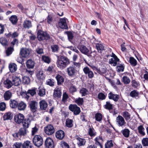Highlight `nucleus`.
Listing matches in <instances>:
<instances>
[{
    "label": "nucleus",
    "mask_w": 148,
    "mask_h": 148,
    "mask_svg": "<svg viewBox=\"0 0 148 148\" xmlns=\"http://www.w3.org/2000/svg\"><path fill=\"white\" fill-rule=\"evenodd\" d=\"M69 63V60L67 57L64 56H58L57 64L58 68L63 69Z\"/></svg>",
    "instance_id": "obj_1"
},
{
    "label": "nucleus",
    "mask_w": 148,
    "mask_h": 148,
    "mask_svg": "<svg viewBox=\"0 0 148 148\" xmlns=\"http://www.w3.org/2000/svg\"><path fill=\"white\" fill-rule=\"evenodd\" d=\"M30 122L31 121L29 118H28L27 120H24V122L23 123V128H21L18 132L19 136H25L26 134V129L28 127Z\"/></svg>",
    "instance_id": "obj_2"
},
{
    "label": "nucleus",
    "mask_w": 148,
    "mask_h": 148,
    "mask_svg": "<svg viewBox=\"0 0 148 148\" xmlns=\"http://www.w3.org/2000/svg\"><path fill=\"white\" fill-rule=\"evenodd\" d=\"M37 38L39 41L47 40L50 38L49 35L47 33L43 32L41 29L39 30L37 32Z\"/></svg>",
    "instance_id": "obj_3"
},
{
    "label": "nucleus",
    "mask_w": 148,
    "mask_h": 148,
    "mask_svg": "<svg viewBox=\"0 0 148 148\" xmlns=\"http://www.w3.org/2000/svg\"><path fill=\"white\" fill-rule=\"evenodd\" d=\"M33 142L35 146L39 147L42 145L43 141L42 138L40 136L36 135L34 136Z\"/></svg>",
    "instance_id": "obj_4"
},
{
    "label": "nucleus",
    "mask_w": 148,
    "mask_h": 148,
    "mask_svg": "<svg viewBox=\"0 0 148 148\" xmlns=\"http://www.w3.org/2000/svg\"><path fill=\"white\" fill-rule=\"evenodd\" d=\"M29 107L30 110L33 113L35 112L37 109L38 103L35 101H29L28 103Z\"/></svg>",
    "instance_id": "obj_5"
},
{
    "label": "nucleus",
    "mask_w": 148,
    "mask_h": 148,
    "mask_svg": "<svg viewBox=\"0 0 148 148\" xmlns=\"http://www.w3.org/2000/svg\"><path fill=\"white\" fill-rule=\"evenodd\" d=\"M69 110L71 112H73L75 115H77L80 112V108L78 107L76 104H70L69 106Z\"/></svg>",
    "instance_id": "obj_6"
},
{
    "label": "nucleus",
    "mask_w": 148,
    "mask_h": 148,
    "mask_svg": "<svg viewBox=\"0 0 148 148\" xmlns=\"http://www.w3.org/2000/svg\"><path fill=\"white\" fill-rule=\"evenodd\" d=\"M116 125L119 127L124 126L126 123L124 118L120 115L116 117Z\"/></svg>",
    "instance_id": "obj_7"
},
{
    "label": "nucleus",
    "mask_w": 148,
    "mask_h": 148,
    "mask_svg": "<svg viewBox=\"0 0 148 148\" xmlns=\"http://www.w3.org/2000/svg\"><path fill=\"white\" fill-rule=\"evenodd\" d=\"M45 133L48 135H51L55 132V129L53 126L51 124L48 125L44 127Z\"/></svg>",
    "instance_id": "obj_8"
},
{
    "label": "nucleus",
    "mask_w": 148,
    "mask_h": 148,
    "mask_svg": "<svg viewBox=\"0 0 148 148\" xmlns=\"http://www.w3.org/2000/svg\"><path fill=\"white\" fill-rule=\"evenodd\" d=\"M24 119V117L23 114L19 113L16 115L14 117V119L15 122L18 123H21L24 122V120H27V119Z\"/></svg>",
    "instance_id": "obj_9"
},
{
    "label": "nucleus",
    "mask_w": 148,
    "mask_h": 148,
    "mask_svg": "<svg viewBox=\"0 0 148 148\" xmlns=\"http://www.w3.org/2000/svg\"><path fill=\"white\" fill-rule=\"evenodd\" d=\"M45 145L48 148H53L54 146L53 140L50 138H47L45 141Z\"/></svg>",
    "instance_id": "obj_10"
},
{
    "label": "nucleus",
    "mask_w": 148,
    "mask_h": 148,
    "mask_svg": "<svg viewBox=\"0 0 148 148\" xmlns=\"http://www.w3.org/2000/svg\"><path fill=\"white\" fill-rule=\"evenodd\" d=\"M30 52L29 49L23 48L21 49L20 54L23 58H26L29 56Z\"/></svg>",
    "instance_id": "obj_11"
},
{
    "label": "nucleus",
    "mask_w": 148,
    "mask_h": 148,
    "mask_svg": "<svg viewBox=\"0 0 148 148\" xmlns=\"http://www.w3.org/2000/svg\"><path fill=\"white\" fill-rule=\"evenodd\" d=\"M58 25L62 29H68L66 19L64 18L60 19L58 22Z\"/></svg>",
    "instance_id": "obj_12"
},
{
    "label": "nucleus",
    "mask_w": 148,
    "mask_h": 148,
    "mask_svg": "<svg viewBox=\"0 0 148 148\" xmlns=\"http://www.w3.org/2000/svg\"><path fill=\"white\" fill-rule=\"evenodd\" d=\"M108 97L109 99H112L115 102H117L118 101L119 97V95L114 94L112 92L108 94Z\"/></svg>",
    "instance_id": "obj_13"
},
{
    "label": "nucleus",
    "mask_w": 148,
    "mask_h": 148,
    "mask_svg": "<svg viewBox=\"0 0 148 148\" xmlns=\"http://www.w3.org/2000/svg\"><path fill=\"white\" fill-rule=\"evenodd\" d=\"M65 136V133L62 130H60L57 131L56 133V136L58 139L61 140Z\"/></svg>",
    "instance_id": "obj_14"
},
{
    "label": "nucleus",
    "mask_w": 148,
    "mask_h": 148,
    "mask_svg": "<svg viewBox=\"0 0 148 148\" xmlns=\"http://www.w3.org/2000/svg\"><path fill=\"white\" fill-rule=\"evenodd\" d=\"M123 117L127 122H129L132 119L130 114L128 112L125 111L122 113Z\"/></svg>",
    "instance_id": "obj_15"
},
{
    "label": "nucleus",
    "mask_w": 148,
    "mask_h": 148,
    "mask_svg": "<svg viewBox=\"0 0 148 148\" xmlns=\"http://www.w3.org/2000/svg\"><path fill=\"white\" fill-rule=\"evenodd\" d=\"M120 61L119 59L117 58H112L109 60V63L113 66H115L118 64L117 63Z\"/></svg>",
    "instance_id": "obj_16"
},
{
    "label": "nucleus",
    "mask_w": 148,
    "mask_h": 148,
    "mask_svg": "<svg viewBox=\"0 0 148 148\" xmlns=\"http://www.w3.org/2000/svg\"><path fill=\"white\" fill-rule=\"evenodd\" d=\"M84 72L86 74L88 75V77L90 78H92L94 76L93 73L90 70L88 67L84 68Z\"/></svg>",
    "instance_id": "obj_17"
},
{
    "label": "nucleus",
    "mask_w": 148,
    "mask_h": 148,
    "mask_svg": "<svg viewBox=\"0 0 148 148\" xmlns=\"http://www.w3.org/2000/svg\"><path fill=\"white\" fill-rule=\"evenodd\" d=\"M26 65L27 68L29 69H33L35 65V62L32 59L27 60L26 62Z\"/></svg>",
    "instance_id": "obj_18"
},
{
    "label": "nucleus",
    "mask_w": 148,
    "mask_h": 148,
    "mask_svg": "<svg viewBox=\"0 0 148 148\" xmlns=\"http://www.w3.org/2000/svg\"><path fill=\"white\" fill-rule=\"evenodd\" d=\"M13 117L12 113L10 112L5 113L3 116V118L4 121L6 120H11Z\"/></svg>",
    "instance_id": "obj_19"
},
{
    "label": "nucleus",
    "mask_w": 148,
    "mask_h": 148,
    "mask_svg": "<svg viewBox=\"0 0 148 148\" xmlns=\"http://www.w3.org/2000/svg\"><path fill=\"white\" fill-rule=\"evenodd\" d=\"M36 88H34L32 89H29L27 92H25V94L27 95V98L28 99L29 97V96L28 95L30 94L32 96H33L35 95L36 93Z\"/></svg>",
    "instance_id": "obj_20"
},
{
    "label": "nucleus",
    "mask_w": 148,
    "mask_h": 148,
    "mask_svg": "<svg viewBox=\"0 0 148 148\" xmlns=\"http://www.w3.org/2000/svg\"><path fill=\"white\" fill-rule=\"evenodd\" d=\"M10 71L12 73L16 71L17 69L16 65L13 63H11L9 65Z\"/></svg>",
    "instance_id": "obj_21"
},
{
    "label": "nucleus",
    "mask_w": 148,
    "mask_h": 148,
    "mask_svg": "<svg viewBox=\"0 0 148 148\" xmlns=\"http://www.w3.org/2000/svg\"><path fill=\"white\" fill-rule=\"evenodd\" d=\"M9 20L12 25H15L18 21L17 17L15 15H12L9 18Z\"/></svg>",
    "instance_id": "obj_22"
},
{
    "label": "nucleus",
    "mask_w": 148,
    "mask_h": 148,
    "mask_svg": "<svg viewBox=\"0 0 148 148\" xmlns=\"http://www.w3.org/2000/svg\"><path fill=\"white\" fill-rule=\"evenodd\" d=\"M94 141L95 142V143L97 145L99 146L101 148L102 145L100 142L101 141H103V139L100 136H98L97 137L94 139Z\"/></svg>",
    "instance_id": "obj_23"
},
{
    "label": "nucleus",
    "mask_w": 148,
    "mask_h": 148,
    "mask_svg": "<svg viewBox=\"0 0 148 148\" xmlns=\"http://www.w3.org/2000/svg\"><path fill=\"white\" fill-rule=\"evenodd\" d=\"M40 107L42 110H45L48 105L47 102L44 100L41 101L39 102Z\"/></svg>",
    "instance_id": "obj_24"
},
{
    "label": "nucleus",
    "mask_w": 148,
    "mask_h": 148,
    "mask_svg": "<svg viewBox=\"0 0 148 148\" xmlns=\"http://www.w3.org/2000/svg\"><path fill=\"white\" fill-rule=\"evenodd\" d=\"M57 81V83L58 85H61L62 83L64 82V79L62 76L59 74H58L56 77Z\"/></svg>",
    "instance_id": "obj_25"
},
{
    "label": "nucleus",
    "mask_w": 148,
    "mask_h": 148,
    "mask_svg": "<svg viewBox=\"0 0 148 148\" xmlns=\"http://www.w3.org/2000/svg\"><path fill=\"white\" fill-rule=\"evenodd\" d=\"M10 107L12 108L17 107L18 104V102L15 100L11 99L10 101Z\"/></svg>",
    "instance_id": "obj_26"
},
{
    "label": "nucleus",
    "mask_w": 148,
    "mask_h": 148,
    "mask_svg": "<svg viewBox=\"0 0 148 148\" xmlns=\"http://www.w3.org/2000/svg\"><path fill=\"white\" fill-rule=\"evenodd\" d=\"M12 96V93L9 90L6 91L3 95L4 98L5 100L10 99Z\"/></svg>",
    "instance_id": "obj_27"
},
{
    "label": "nucleus",
    "mask_w": 148,
    "mask_h": 148,
    "mask_svg": "<svg viewBox=\"0 0 148 148\" xmlns=\"http://www.w3.org/2000/svg\"><path fill=\"white\" fill-rule=\"evenodd\" d=\"M14 85L18 86L20 85L21 83V80L18 77H16L13 80Z\"/></svg>",
    "instance_id": "obj_28"
},
{
    "label": "nucleus",
    "mask_w": 148,
    "mask_h": 148,
    "mask_svg": "<svg viewBox=\"0 0 148 148\" xmlns=\"http://www.w3.org/2000/svg\"><path fill=\"white\" fill-rule=\"evenodd\" d=\"M67 71L69 75L72 76L74 75L75 72V69L74 67L70 66L67 69Z\"/></svg>",
    "instance_id": "obj_29"
},
{
    "label": "nucleus",
    "mask_w": 148,
    "mask_h": 148,
    "mask_svg": "<svg viewBox=\"0 0 148 148\" xmlns=\"http://www.w3.org/2000/svg\"><path fill=\"white\" fill-rule=\"evenodd\" d=\"M22 147L23 148H32V146L30 141L27 140L22 144Z\"/></svg>",
    "instance_id": "obj_30"
},
{
    "label": "nucleus",
    "mask_w": 148,
    "mask_h": 148,
    "mask_svg": "<svg viewBox=\"0 0 148 148\" xmlns=\"http://www.w3.org/2000/svg\"><path fill=\"white\" fill-rule=\"evenodd\" d=\"M116 66V71L118 72H123L125 68V65L124 64L118 63Z\"/></svg>",
    "instance_id": "obj_31"
},
{
    "label": "nucleus",
    "mask_w": 148,
    "mask_h": 148,
    "mask_svg": "<svg viewBox=\"0 0 148 148\" xmlns=\"http://www.w3.org/2000/svg\"><path fill=\"white\" fill-rule=\"evenodd\" d=\"M26 106V104L23 102H21L18 103L17 107L18 110H23L25 109Z\"/></svg>",
    "instance_id": "obj_32"
},
{
    "label": "nucleus",
    "mask_w": 148,
    "mask_h": 148,
    "mask_svg": "<svg viewBox=\"0 0 148 148\" xmlns=\"http://www.w3.org/2000/svg\"><path fill=\"white\" fill-rule=\"evenodd\" d=\"M139 92L135 90L132 91L130 93V95L131 97L136 98H138L139 97Z\"/></svg>",
    "instance_id": "obj_33"
},
{
    "label": "nucleus",
    "mask_w": 148,
    "mask_h": 148,
    "mask_svg": "<svg viewBox=\"0 0 148 148\" xmlns=\"http://www.w3.org/2000/svg\"><path fill=\"white\" fill-rule=\"evenodd\" d=\"M95 118L97 121L100 122L102 121L103 115L100 113H97L95 114Z\"/></svg>",
    "instance_id": "obj_34"
},
{
    "label": "nucleus",
    "mask_w": 148,
    "mask_h": 148,
    "mask_svg": "<svg viewBox=\"0 0 148 148\" xmlns=\"http://www.w3.org/2000/svg\"><path fill=\"white\" fill-rule=\"evenodd\" d=\"M62 93L61 91L58 89L54 90L53 96L54 97L60 98L61 96Z\"/></svg>",
    "instance_id": "obj_35"
},
{
    "label": "nucleus",
    "mask_w": 148,
    "mask_h": 148,
    "mask_svg": "<svg viewBox=\"0 0 148 148\" xmlns=\"http://www.w3.org/2000/svg\"><path fill=\"white\" fill-rule=\"evenodd\" d=\"M138 130L139 133L143 136L145 135V128L142 125H140L138 127Z\"/></svg>",
    "instance_id": "obj_36"
},
{
    "label": "nucleus",
    "mask_w": 148,
    "mask_h": 148,
    "mask_svg": "<svg viewBox=\"0 0 148 148\" xmlns=\"http://www.w3.org/2000/svg\"><path fill=\"white\" fill-rule=\"evenodd\" d=\"M129 62L132 66H135L137 64L136 60L133 57H130Z\"/></svg>",
    "instance_id": "obj_37"
},
{
    "label": "nucleus",
    "mask_w": 148,
    "mask_h": 148,
    "mask_svg": "<svg viewBox=\"0 0 148 148\" xmlns=\"http://www.w3.org/2000/svg\"><path fill=\"white\" fill-rule=\"evenodd\" d=\"M23 27L25 28H29L32 27L31 22L29 20L25 21L23 23Z\"/></svg>",
    "instance_id": "obj_38"
},
{
    "label": "nucleus",
    "mask_w": 148,
    "mask_h": 148,
    "mask_svg": "<svg viewBox=\"0 0 148 148\" xmlns=\"http://www.w3.org/2000/svg\"><path fill=\"white\" fill-rule=\"evenodd\" d=\"M73 121L72 119H67L66 122V125L68 127H71L73 126Z\"/></svg>",
    "instance_id": "obj_39"
},
{
    "label": "nucleus",
    "mask_w": 148,
    "mask_h": 148,
    "mask_svg": "<svg viewBox=\"0 0 148 148\" xmlns=\"http://www.w3.org/2000/svg\"><path fill=\"white\" fill-rule=\"evenodd\" d=\"M122 133L123 135L126 138L129 137L130 131L128 129H125L122 130Z\"/></svg>",
    "instance_id": "obj_40"
},
{
    "label": "nucleus",
    "mask_w": 148,
    "mask_h": 148,
    "mask_svg": "<svg viewBox=\"0 0 148 148\" xmlns=\"http://www.w3.org/2000/svg\"><path fill=\"white\" fill-rule=\"evenodd\" d=\"M0 43L3 46H6L8 45V41L6 39L2 38L0 39Z\"/></svg>",
    "instance_id": "obj_41"
},
{
    "label": "nucleus",
    "mask_w": 148,
    "mask_h": 148,
    "mask_svg": "<svg viewBox=\"0 0 148 148\" xmlns=\"http://www.w3.org/2000/svg\"><path fill=\"white\" fill-rule=\"evenodd\" d=\"M96 47L99 52H101L104 49V47L101 44L97 43L96 44Z\"/></svg>",
    "instance_id": "obj_42"
},
{
    "label": "nucleus",
    "mask_w": 148,
    "mask_h": 148,
    "mask_svg": "<svg viewBox=\"0 0 148 148\" xmlns=\"http://www.w3.org/2000/svg\"><path fill=\"white\" fill-rule=\"evenodd\" d=\"M88 133L91 136H94L96 135V132L92 128L90 127L88 130Z\"/></svg>",
    "instance_id": "obj_43"
},
{
    "label": "nucleus",
    "mask_w": 148,
    "mask_h": 148,
    "mask_svg": "<svg viewBox=\"0 0 148 148\" xmlns=\"http://www.w3.org/2000/svg\"><path fill=\"white\" fill-rule=\"evenodd\" d=\"M122 81L125 84H128L130 82V78L127 76H124L122 78Z\"/></svg>",
    "instance_id": "obj_44"
},
{
    "label": "nucleus",
    "mask_w": 148,
    "mask_h": 148,
    "mask_svg": "<svg viewBox=\"0 0 148 148\" xmlns=\"http://www.w3.org/2000/svg\"><path fill=\"white\" fill-rule=\"evenodd\" d=\"M52 51L53 52H57L59 50V47L57 45H53L51 46Z\"/></svg>",
    "instance_id": "obj_45"
},
{
    "label": "nucleus",
    "mask_w": 148,
    "mask_h": 148,
    "mask_svg": "<svg viewBox=\"0 0 148 148\" xmlns=\"http://www.w3.org/2000/svg\"><path fill=\"white\" fill-rule=\"evenodd\" d=\"M44 74L42 71H38L36 75L37 77L39 79H43L44 77L43 75Z\"/></svg>",
    "instance_id": "obj_46"
},
{
    "label": "nucleus",
    "mask_w": 148,
    "mask_h": 148,
    "mask_svg": "<svg viewBox=\"0 0 148 148\" xmlns=\"http://www.w3.org/2000/svg\"><path fill=\"white\" fill-rule=\"evenodd\" d=\"M23 83L25 84H28L30 82V79L29 77L24 76L23 78Z\"/></svg>",
    "instance_id": "obj_47"
},
{
    "label": "nucleus",
    "mask_w": 148,
    "mask_h": 148,
    "mask_svg": "<svg viewBox=\"0 0 148 148\" xmlns=\"http://www.w3.org/2000/svg\"><path fill=\"white\" fill-rule=\"evenodd\" d=\"M113 145L112 140H108L105 144V148H111Z\"/></svg>",
    "instance_id": "obj_48"
},
{
    "label": "nucleus",
    "mask_w": 148,
    "mask_h": 148,
    "mask_svg": "<svg viewBox=\"0 0 148 148\" xmlns=\"http://www.w3.org/2000/svg\"><path fill=\"white\" fill-rule=\"evenodd\" d=\"M132 86L135 88H137L139 86V83L135 80H133L131 81Z\"/></svg>",
    "instance_id": "obj_49"
},
{
    "label": "nucleus",
    "mask_w": 148,
    "mask_h": 148,
    "mask_svg": "<svg viewBox=\"0 0 148 148\" xmlns=\"http://www.w3.org/2000/svg\"><path fill=\"white\" fill-rule=\"evenodd\" d=\"M142 143L144 147H148V138H143L142 140Z\"/></svg>",
    "instance_id": "obj_50"
},
{
    "label": "nucleus",
    "mask_w": 148,
    "mask_h": 148,
    "mask_svg": "<svg viewBox=\"0 0 148 148\" xmlns=\"http://www.w3.org/2000/svg\"><path fill=\"white\" fill-rule=\"evenodd\" d=\"M83 102V98H78V99H76L75 102L77 103L78 105L80 106L82 105Z\"/></svg>",
    "instance_id": "obj_51"
},
{
    "label": "nucleus",
    "mask_w": 148,
    "mask_h": 148,
    "mask_svg": "<svg viewBox=\"0 0 148 148\" xmlns=\"http://www.w3.org/2000/svg\"><path fill=\"white\" fill-rule=\"evenodd\" d=\"M106 95L102 92H100L98 95L97 97L99 100H103L106 97Z\"/></svg>",
    "instance_id": "obj_52"
},
{
    "label": "nucleus",
    "mask_w": 148,
    "mask_h": 148,
    "mask_svg": "<svg viewBox=\"0 0 148 148\" xmlns=\"http://www.w3.org/2000/svg\"><path fill=\"white\" fill-rule=\"evenodd\" d=\"M104 107L105 108L110 110L112 109L113 106L109 102L107 101L106 104L104 106Z\"/></svg>",
    "instance_id": "obj_53"
},
{
    "label": "nucleus",
    "mask_w": 148,
    "mask_h": 148,
    "mask_svg": "<svg viewBox=\"0 0 148 148\" xmlns=\"http://www.w3.org/2000/svg\"><path fill=\"white\" fill-rule=\"evenodd\" d=\"M4 84L6 85L7 88H10L12 87V83L11 81L9 79H7L4 82Z\"/></svg>",
    "instance_id": "obj_54"
},
{
    "label": "nucleus",
    "mask_w": 148,
    "mask_h": 148,
    "mask_svg": "<svg viewBox=\"0 0 148 148\" xmlns=\"http://www.w3.org/2000/svg\"><path fill=\"white\" fill-rule=\"evenodd\" d=\"M14 50L13 47H8L6 50V54L7 56H9L11 54Z\"/></svg>",
    "instance_id": "obj_55"
},
{
    "label": "nucleus",
    "mask_w": 148,
    "mask_h": 148,
    "mask_svg": "<svg viewBox=\"0 0 148 148\" xmlns=\"http://www.w3.org/2000/svg\"><path fill=\"white\" fill-rule=\"evenodd\" d=\"M46 83L47 84L52 86L54 85V80L52 79H49L47 81Z\"/></svg>",
    "instance_id": "obj_56"
},
{
    "label": "nucleus",
    "mask_w": 148,
    "mask_h": 148,
    "mask_svg": "<svg viewBox=\"0 0 148 148\" xmlns=\"http://www.w3.org/2000/svg\"><path fill=\"white\" fill-rule=\"evenodd\" d=\"M42 60L46 63L49 64L50 62V59L49 57L48 56H42Z\"/></svg>",
    "instance_id": "obj_57"
},
{
    "label": "nucleus",
    "mask_w": 148,
    "mask_h": 148,
    "mask_svg": "<svg viewBox=\"0 0 148 148\" xmlns=\"http://www.w3.org/2000/svg\"><path fill=\"white\" fill-rule=\"evenodd\" d=\"M106 71V69L105 67H102L101 69H98L97 71L100 74L105 73Z\"/></svg>",
    "instance_id": "obj_58"
},
{
    "label": "nucleus",
    "mask_w": 148,
    "mask_h": 148,
    "mask_svg": "<svg viewBox=\"0 0 148 148\" xmlns=\"http://www.w3.org/2000/svg\"><path fill=\"white\" fill-rule=\"evenodd\" d=\"M77 140L78 141L77 144L79 146H81L83 145V139L79 137L77 138Z\"/></svg>",
    "instance_id": "obj_59"
},
{
    "label": "nucleus",
    "mask_w": 148,
    "mask_h": 148,
    "mask_svg": "<svg viewBox=\"0 0 148 148\" xmlns=\"http://www.w3.org/2000/svg\"><path fill=\"white\" fill-rule=\"evenodd\" d=\"M6 108V104L4 102H2L0 103V110L4 111Z\"/></svg>",
    "instance_id": "obj_60"
},
{
    "label": "nucleus",
    "mask_w": 148,
    "mask_h": 148,
    "mask_svg": "<svg viewBox=\"0 0 148 148\" xmlns=\"http://www.w3.org/2000/svg\"><path fill=\"white\" fill-rule=\"evenodd\" d=\"M91 53V52L86 47L84 46V54L89 56Z\"/></svg>",
    "instance_id": "obj_61"
},
{
    "label": "nucleus",
    "mask_w": 148,
    "mask_h": 148,
    "mask_svg": "<svg viewBox=\"0 0 148 148\" xmlns=\"http://www.w3.org/2000/svg\"><path fill=\"white\" fill-rule=\"evenodd\" d=\"M22 146V143H16L13 145L14 148H21V147Z\"/></svg>",
    "instance_id": "obj_62"
},
{
    "label": "nucleus",
    "mask_w": 148,
    "mask_h": 148,
    "mask_svg": "<svg viewBox=\"0 0 148 148\" xmlns=\"http://www.w3.org/2000/svg\"><path fill=\"white\" fill-rule=\"evenodd\" d=\"M68 98V96L66 92L64 93L63 94L62 101L65 102Z\"/></svg>",
    "instance_id": "obj_63"
},
{
    "label": "nucleus",
    "mask_w": 148,
    "mask_h": 148,
    "mask_svg": "<svg viewBox=\"0 0 148 148\" xmlns=\"http://www.w3.org/2000/svg\"><path fill=\"white\" fill-rule=\"evenodd\" d=\"M61 145L63 148H69V145L65 142L61 143Z\"/></svg>",
    "instance_id": "obj_64"
}]
</instances>
